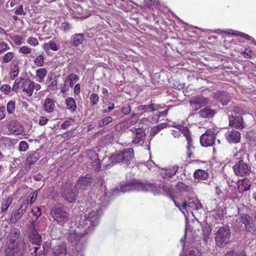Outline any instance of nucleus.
Instances as JSON below:
<instances>
[{"instance_id": "f257e3e1", "label": "nucleus", "mask_w": 256, "mask_h": 256, "mask_svg": "<svg viewBox=\"0 0 256 256\" xmlns=\"http://www.w3.org/2000/svg\"><path fill=\"white\" fill-rule=\"evenodd\" d=\"M134 158V152L133 149L132 148H128L112 155L109 158V160L112 165L122 162H124L127 165H128Z\"/></svg>"}, {"instance_id": "f03ea898", "label": "nucleus", "mask_w": 256, "mask_h": 256, "mask_svg": "<svg viewBox=\"0 0 256 256\" xmlns=\"http://www.w3.org/2000/svg\"><path fill=\"white\" fill-rule=\"evenodd\" d=\"M100 216L98 211H92L86 214L84 218L80 220V226L83 228V232L88 234L92 228L99 222Z\"/></svg>"}, {"instance_id": "7ed1b4c3", "label": "nucleus", "mask_w": 256, "mask_h": 256, "mask_svg": "<svg viewBox=\"0 0 256 256\" xmlns=\"http://www.w3.org/2000/svg\"><path fill=\"white\" fill-rule=\"evenodd\" d=\"M120 189L124 192L134 190L154 192L156 190L153 184L140 182L134 180L122 185Z\"/></svg>"}, {"instance_id": "20e7f679", "label": "nucleus", "mask_w": 256, "mask_h": 256, "mask_svg": "<svg viewBox=\"0 0 256 256\" xmlns=\"http://www.w3.org/2000/svg\"><path fill=\"white\" fill-rule=\"evenodd\" d=\"M26 250V244L24 240H18L15 246L6 245L4 250V256H24Z\"/></svg>"}, {"instance_id": "39448f33", "label": "nucleus", "mask_w": 256, "mask_h": 256, "mask_svg": "<svg viewBox=\"0 0 256 256\" xmlns=\"http://www.w3.org/2000/svg\"><path fill=\"white\" fill-rule=\"evenodd\" d=\"M231 232L228 226L220 228L216 233V244L219 248H224L230 242Z\"/></svg>"}, {"instance_id": "423d86ee", "label": "nucleus", "mask_w": 256, "mask_h": 256, "mask_svg": "<svg viewBox=\"0 0 256 256\" xmlns=\"http://www.w3.org/2000/svg\"><path fill=\"white\" fill-rule=\"evenodd\" d=\"M60 194L66 200L72 203L75 202L78 196V190L74 186L66 183L60 188Z\"/></svg>"}, {"instance_id": "0eeeda50", "label": "nucleus", "mask_w": 256, "mask_h": 256, "mask_svg": "<svg viewBox=\"0 0 256 256\" xmlns=\"http://www.w3.org/2000/svg\"><path fill=\"white\" fill-rule=\"evenodd\" d=\"M50 214L53 218L60 225H63L68 220L69 214L60 204H57L52 208Z\"/></svg>"}, {"instance_id": "6e6552de", "label": "nucleus", "mask_w": 256, "mask_h": 256, "mask_svg": "<svg viewBox=\"0 0 256 256\" xmlns=\"http://www.w3.org/2000/svg\"><path fill=\"white\" fill-rule=\"evenodd\" d=\"M217 130L214 128L208 129L200 138V142L202 146L207 147L212 146L214 142Z\"/></svg>"}, {"instance_id": "1a4fd4ad", "label": "nucleus", "mask_w": 256, "mask_h": 256, "mask_svg": "<svg viewBox=\"0 0 256 256\" xmlns=\"http://www.w3.org/2000/svg\"><path fill=\"white\" fill-rule=\"evenodd\" d=\"M234 174L238 176H245L251 172V166L242 160H239L234 166Z\"/></svg>"}, {"instance_id": "9d476101", "label": "nucleus", "mask_w": 256, "mask_h": 256, "mask_svg": "<svg viewBox=\"0 0 256 256\" xmlns=\"http://www.w3.org/2000/svg\"><path fill=\"white\" fill-rule=\"evenodd\" d=\"M209 100L202 95L193 96L189 100L190 107L193 111H196L208 102Z\"/></svg>"}, {"instance_id": "9b49d317", "label": "nucleus", "mask_w": 256, "mask_h": 256, "mask_svg": "<svg viewBox=\"0 0 256 256\" xmlns=\"http://www.w3.org/2000/svg\"><path fill=\"white\" fill-rule=\"evenodd\" d=\"M29 233L28 240L33 244L40 246L42 243V236L38 234L36 226V222L32 224V228Z\"/></svg>"}, {"instance_id": "f8f14e48", "label": "nucleus", "mask_w": 256, "mask_h": 256, "mask_svg": "<svg viewBox=\"0 0 256 256\" xmlns=\"http://www.w3.org/2000/svg\"><path fill=\"white\" fill-rule=\"evenodd\" d=\"M92 177L90 174H86L84 176L80 178L76 186H74L77 190H86L90 187V184L92 182Z\"/></svg>"}, {"instance_id": "ddd939ff", "label": "nucleus", "mask_w": 256, "mask_h": 256, "mask_svg": "<svg viewBox=\"0 0 256 256\" xmlns=\"http://www.w3.org/2000/svg\"><path fill=\"white\" fill-rule=\"evenodd\" d=\"M8 128L10 132L16 135H19L22 134L24 128L19 122L16 120H12L8 122Z\"/></svg>"}, {"instance_id": "4468645a", "label": "nucleus", "mask_w": 256, "mask_h": 256, "mask_svg": "<svg viewBox=\"0 0 256 256\" xmlns=\"http://www.w3.org/2000/svg\"><path fill=\"white\" fill-rule=\"evenodd\" d=\"M130 130L135 134L136 136L132 142L134 144H142L144 142V138L146 136V132L143 128H133Z\"/></svg>"}, {"instance_id": "2eb2a0df", "label": "nucleus", "mask_w": 256, "mask_h": 256, "mask_svg": "<svg viewBox=\"0 0 256 256\" xmlns=\"http://www.w3.org/2000/svg\"><path fill=\"white\" fill-rule=\"evenodd\" d=\"M20 235V230L19 228H12V229L8 236V242L6 245H10L15 246L16 240L18 239Z\"/></svg>"}, {"instance_id": "dca6fc26", "label": "nucleus", "mask_w": 256, "mask_h": 256, "mask_svg": "<svg viewBox=\"0 0 256 256\" xmlns=\"http://www.w3.org/2000/svg\"><path fill=\"white\" fill-rule=\"evenodd\" d=\"M226 138L230 144L238 143L240 140V134L235 130L228 131L226 134Z\"/></svg>"}, {"instance_id": "f3484780", "label": "nucleus", "mask_w": 256, "mask_h": 256, "mask_svg": "<svg viewBox=\"0 0 256 256\" xmlns=\"http://www.w3.org/2000/svg\"><path fill=\"white\" fill-rule=\"evenodd\" d=\"M229 125L236 128L242 129L244 128V122L242 116L239 115L236 116H229Z\"/></svg>"}, {"instance_id": "a211bd4d", "label": "nucleus", "mask_w": 256, "mask_h": 256, "mask_svg": "<svg viewBox=\"0 0 256 256\" xmlns=\"http://www.w3.org/2000/svg\"><path fill=\"white\" fill-rule=\"evenodd\" d=\"M66 254L67 250L64 244L56 246L52 248V256H65Z\"/></svg>"}, {"instance_id": "6ab92c4d", "label": "nucleus", "mask_w": 256, "mask_h": 256, "mask_svg": "<svg viewBox=\"0 0 256 256\" xmlns=\"http://www.w3.org/2000/svg\"><path fill=\"white\" fill-rule=\"evenodd\" d=\"M216 97L222 105H226L230 101V96L227 92H218Z\"/></svg>"}, {"instance_id": "aec40b11", "label": "nucleus", "mask_w": 256, "mask_h": 256, "mask_svg": "<svg viewBox=\"0 0 256 256\" xmlns=\"http://www.w3.org/2000/svg\"><path fill=\"white\" fill-rule=\"evenodd\" d=\"M84 34H76L72 37V44L74 46H77L82 44L84 40Z\"/></svg>"}, {"instance_id": "412c9836", "label": "nucleus", "mask_w": 256, "mask_h": 256, "mask_svg": "<svg viewBox=\"0 0 256 256\" xmlns=\"http://www.w3.org/2000/svg\"><path fill=\"white\" fill-rule=\"evenodd\" d=\"M40 158L39 153L34 152L29 155L26 161V164L29 168Z\"/></svg>"}, {"instance_id": "4be33fe9", "label": "nucleus", "mask_w": 256, "mask_h": 256, "mask_svg": "<svg viewBox=\"0 0 256 256\" xmlns=\"http://www.w3.org/2000/svg\"><path fill=\"white\" fill-rule=\"evenodd\" d=\"M164 191L166 194V195L172 200L176 197L174 194V192L172 186L170 184H166L162 186Z\"/></svg>"}, {"instance_id": "5701e85b", "label": "nucleus", "mask_w": 256, "mask_h": 256, "mask_svg": "<svg viewBox=\"0 0 256 256\" xmlns=\"http://www.w3.org/2000/svg\"><path fill=\"white\" fill-rule=\"evenodd\" d=\"M84 234H82L80 232H76V231L70 232L68 236V240L74 244H76L80 239L82 238V236L84 235Z\"/></svg>"}, {"instance_id": "b1692460", "label": "nucleus", "mask_w": 256, "mask_h": 256, "mask_svg": "<svg viewBox=\"0 0 256 256\" xmlns=\"http://www.w3.org/2000/svg\"><path fill=\"white\" fill-rule=\"evenodd\" d=\"M216 112L214 110L210 108H204L199 112L200 116L204 118H212Z\"/></svg>"}, {"instance_id": "393cba45", "label": "nucleus", "mask_w": 256, "mask_h": 256, "mask_svg": "<svg viewBox=\"0 0 256 256\" xmlns=\"http://www.w3.org/2000/svg\"><path fill=\"white\" fill-rule=\"evenodd\" d=\"M44 108L48 112H52L54 108V104L52 99L47 98L44 104Z\"/></svg>"}, {"instance_id": "a878e982", "label": "nucleus", "mask_w": 256, "mask_h": 256, "mask_svg": "<svg viewBox=\"0 0 256 256\" xmlns=\"http://www.w3.org/2000/svg\"><path fill=\"white\" fill-rule=\"evenodd\" d=\"M176 187L180 192H192V188L191 186L186 185L182 182H178Z\"/></svg>"}, {"instance_id": "bb28decb", "label": "nucleus", "mask_w": 256, "mask_h": 256, "mask_svg": "<svg viewBox=\"0 0 256 256\" xmlns=\"http://www.w3.org/2000/svg\"><path fill=\"white\" fill-rule=\"evenodd\" d=\"M208 176V174L205 170L200 169L196 170L194 174V176L196 179L204 180H206Z\"/></svg>"}, {"instance_id": "cd10ccee", "label": "nucleus", "mask_w": 256, "mask_h": 256, "mask_svg": "<svg viewBox=\"0 0 256 256\" xmlns=\"http://www.w3.org/2000/svg\"><path fill=\"white\" fill-rule=\"evenodd\" d=\"M43 48L46 52H48L50 49L54 51H56L58 50V46L55 42L50 40L43 44Z\"/></svg>"}, {"instance_id": "c85d7f7f", "label": "nucleus", "mask_w": 256, "mask_h": 256, "mask_svg": "<svg viewBox=\"0 0 256 256\" xmlns=\"http://www.w3.org/2000/svg\"><path fill=\"white\" fill-rule=\"evenodd\" d=\"M240 221L244 224V227L253 222L252 218L246 214H240Z\"/></svg>"}, {"instance_id": "c756f323", "label": "nucleus", "mask_w": 256, "mask_h": 256, "mask_svg": "<svg viewBox=\"0 0 256 256\" xmlns=\"http://www.w3.org/2000/svg\"><path fill=\"white\" fill-rule=\"evenodd\" d=\"M66 102L68 108L72 112H74L76 109V106L74 100L72 98H68L66 100Z\"/></svg>"}, {"instance_id": "7c9ffc66", "label": "nucleus", "mask_w": 256, "mask_h": 256, "mask_svg": "<svg viewBox=\"0 0 256 256\" xmlns=\"http://www.w3.org/2000/svg\"><path fill=\"white\" fill-rule=\"evenodd\" d=\"M28 86L27 88H24L22 91L26 92L28 94V95L29 96H32L34 92V82L29 80L28 84Z\"/></svg>"}, {"instance_id": "2f4dec72", "label": "nucleus", "mask_w": 256, "mask_h": 256, "mask_svg": "<svg viewBox=\"0 0 256 256\" xmlns=\"http://www.w3.org/2000/svg\"><path fill=\"white\" fill-rule=\"evenodd\" d=\"M12 201V199L8 197L6 200L2 202L1 206V210L2 212H5L7 210L8 207L11 204Z\"/></svg>"}, {"instance_id": "473e14b6", "label": "nucleus", "mask_w": 256, "mask_h": 256, "mask_svg": "<svg viewBox=\"0 0 256 256\" xmlns=\"http://www.w3.org/2000/svg\"><path fill=\"white\" fill-rule=\"evenodd\" d=\"M246 230L252 235H256V226L254 222L244 227Z\"/></svg>"}, {"instance_id": "72a5a7b5", "label": "nucleus", "mask_w": 256, "mask_h": 256, "mask_svg": "<svg viewBox=\"0 0 256 256\" xmlns=\"http://www.w3.org/2000/svg\"><path fill=\"white\" fill-rule=\"evenodd\" d=\"M211 231L212 230L209 227H205L202 228L203 240L205 242H208L211 234Z\"/></svg>"}, {"instance_id": "f704fd0d", "label": "nucleus", "mask_w": 256, "mask_h": 256, "mask_svg": "<svg viewBox=\"0 0 256 256\" xmlns=\"http://www.w3.org/2000/svg\"><path fill=\"white\" fill-rule=\"evenodd\" d=\"M11 216L10 222L12 224H15L21 218L22 214L17 211L14 213H12Z\"/></svg>"}, {"instance_id": "c9c22d12", "label": "nucleus", "mask_w": 256, "mask_h": 256, "mask_svg": "<svg viewBox=\"0 0 256 256\" xmlns=\"http://www.w3.org/2000/svg\"><path fill=\"white\" fill-rule=\"evenodd\" d=\"M47 72L45 68H40L36 71V75L42 80L46 75Z\"/></svg>"}, {"instance_id": "e433bc0d", "label": "nucleus", "mask_w": 256, "mask_h": 256, "mask_svg": "<svg viewBox=\"0 0 256 256\" xmlns=\"http://www.w3.org/2000/svg\"><path fill=\"white\" fill-rule=\"evenodd\" d=\"M49 82L50 84L48 85V88L50 90H55L57 89L58 82L55 78H52V77H50L49 78Z\"/></svg>"}, {"instance_id": "4c0bfd02", "label": "nucleus", "mask_w": 256, "mask_h": 256, "mask_svg": "<svg viewBox=\"0 0 256 256\" xmlns=\"http://www.w3.org/2000/svg\"><path fill=\"white\" fill-rule=\"evenodd\" d=\"M112 121V118L108 116L102 119L98 122V125L100 127H103L105 125L108 124Z\"/></svg>"}, {"instance_id": "58836bf2", "label": "nucleus", "mask_w": 256, "mask_h": 256, "mask_svg": "<svg viewBox=\"0 0 256 256\" xmlns=\"http://www.w3.org/2000/svg\"><path fill=\"white\" fill-rule=\"evenodd\" d=\"M28 208V201H22V202L20 208H18V211L22 215L26 212V209Z\"/></svg>"}, {"instance_id": "ea45409f", "label": "nucleus", "mask_w": 256, "mask_h": 256, "mask_svg": "<svg viewBox=\"0 0 256 256\" xmlns=\"http://www.w3.org/2000/svg\"><path fill=\"white\" fill-rule=\"evenodd\" d=\"M37 194L38 193L36 192H31L28 197L27 200L24 201H28V204L29 203L32 204L36 200Z\"/></svg>"}, {"instance_id": "a19ab883", "label": "nucleus", "mask_w": 256, "mask_h": 256, "mask_svg": "<svg viewBox=\"0 0 256 256\" xmlns=\"http://www.w3.org/2000/svg\"><path fill=\"white\" fill-rule=\"evenodd\" d=\"M30 80L28 78H18V84L19 83L20 86L21 88H26Z\"/></svg>"}, {"instance_id": "79ce46f5", "label": "nucleus", "mask_w": 256, "mask_h": 256, "mask_svg": "<svg viewBox=\"0 0 256 256\" xmlns=\"http://www.w3.org/2000/svg\"><path fill=\"white\" fill-rule=\"evenodd\" d=\"M156 106V104H152L149 105L140 106L138 107V110H145L146 108H150L151 109L152 112H154L156 110V108H155Z\"/></svg>"}, {"instance_id": "37998d69", "label": "nucleus", "mask_w": 256, "mask_h": 256, "mask_svg": "<svg viewBox=\"0 0 256 256\" xmlns=\"http://www.w3.org/2000/svg\"><path fill=\"white\" fill-rule=\"evenodd\" d=\"M15 110V103L14 101H10L7 104V111L8 114H12Z\"/></svg>"}, {"instance_id": "c03bdc74", "label": "nucleus", "mask_w": 256, "mask_h": 256, "mask_svg": "<svg viewBox=\"0 0 256 256\" xmlns=\"http://www.w3.org/2000/svg\"><path fill=\"white\" fill-rule=\"evenodd\" d=\"M164 172H162L161 176L164 178H172V177L171 172H170V168H162Z\"/></svg>"}, {"instance_id": "a18cd8bd", "label": "nucleus", "mask_w": 256, "mask_h": 256, "mask_svg": "<svg viewBox=\"0 0 256 256\" xmlns=\"http://www.w3.org/2000/svg\"><path fill=\"white\" fill-rule=\"evenodd\" d=\"M14 54L13 52H8L6 54L3 58V62L5 63H8L11 61L14 58Z\"/></svg>"}, {"instance_id": "49530a36", "label": "nucleus", "mask_w": 256, "mask_h": 256, "mask_svg": "<svg viewBox=\"0 0 256 256\" xmlns=\"http://www.w3.org/2000/svg\"><path fill=\"white\" fill-rule=\"evenodd\" d=\"M224 256H246V254L243 252H236L234 250L228 252Z\"/></svg>"}, {"instance_id": "de8ad7c7", "label": "nucleus", "mask_w": 256, "mask_h": 256, "mask_svg": "<svg viewBox=\"0 0 256 256\" xmlns=\"http://www.w3.org/2000/svg\"><path fill=\"white\" fill-rule=\"evenodd\" d=\"M34 64L38 66H42L44 63V57L42 55L38 56L34 60Z\"/></svg>"}, {"instance_id": "09e8293b", "label": "nucleus", "mask_w": 256, "mask_h": 256, "mask_svg": "<svg viewBox=\"0 0 256 256\" xmlns=\"http://www.w3.org/2000/svg\"><path fill=\"white\" fill-rule=\"evenodd\" d=\"M99 100V98L96 94H92L90 96V103L92 106L96 104Z\"/></svg>"}, {"instance_id": "8fccbe9b", "label": "nucleus", "mask_w": 256, "mask_h": 256, "mask_svg": "<svg viewBox=\"0 0 256 256\" xmlns=\"http://www.w3.org/2000/svg\"><path fill=\"white\" fill-rule=\"evenodd\" d=\"M28 148V145L26 142L22 141L19 144V150L21 152H25Z\"/></svg>"}, {"instance_id": "3c124183", "label": "nucleus", "mask_w": 256, "mask_h": 256, "mask_svg": "<svg viewBox=\"0 0 256 256\" xmlns=\"http://www.w3.org/2000/svg\"><path fill=\"white\" fill-rule=\"evenodd\" d=\"M162 125H160V126H154V128H152L151 130H150V135L152 136H154L156 135V134H157L160 131V130H162Z\"/></svg>"}, {"instance_id": "603ef678", "label": "nucleus", "mask_w": 256, "mask_h": 256, "mask_svg": "<svg viewBox=\"0 0 256 256\" xmlns=\"http://www.w3.org/2000/svg\"><path fill=\"white\" fill-rule=\"evenodd\" d=\"M60 28L64 32H66L71 29L72 25L68 22H64L62 23Z\"/></svg>"}, {"instance_id": "864d4df0", "label": "nucleus", "mask_w": 256, "mask_h": 256, "mask_svg": "<svg viewBox=\"0 0 256 256\" xmlns=\"http://www.w3.org/2000/svg\"><path fill=\"white\" fill-rule=\"evenodd\" d=\"M188 256H200V252L196 248H194L188 251Z\"/></svg>"}, {"instance_id": "5fc2aeb1", "label": "nucleus", "mask_w": 256, "mask_h": 256, "mask_svg": "<svg viewBox=\"0 0 256 256\" xmlns=\"http://www.w3.org/2000/svg\"><path fill=\"white\" fill-rule=\"evenodd\" d=\"M196 202H184L182 204V208L185 209L187 206L191 207L192 208H194L196 207Z\"/></svg>"}, {"instance_id": "6e6d98bb", "label": "nucleus", "mask_w": 256, "mask_h": 256, "mask_svg": "<svg viewBox=\"0 0 256 256\" xmlns=\"http://www.w3.org/2000/svg\"><path fill=\"white\" fill-rule=\"evenodd\" d=\"M9 48H10L6 42H0V52L6 51Z\"/></svg>"}, {"instance_id": "4d7b16f0", "label": "nucleus", "mask_w": 256, "mask_h": 256, "mask_svg": "<svg viewBox=\"0 0 256 256\" xmlns=\"http://www.w3.org/2000/svg\"><path fill=\"white\" fill-rule=\"evenodd\" d=\"M28 42L33 46H36L38 44V40L36 38L33 37L29 38Z\"/></svg>"}, {"instance_id": "13d9d810", "label": "nucleus", "mask_w": 256, "mask_h": 256, "mask_svg": "<svg viewBox=\"0 0 256 256\" xmlns=\"http://www.w3.org/2000/svg\"><path fill=\"white\" fill-rule=\"evenodd\" d=\"M20 52L22 54H28L31 52V48L26 46H23L20 49Z\"/></svg>"}, {"instance_id": "bf43d9fd", "label": "nucleus", "mask_w": 256, "mask_h": 256, "mask_svg": "<svg viewBox=\"0 0 256 256\" xmlns=\"http://www.w3.org/2000/svg\"><path fill=\"white\" fill-rule=\"evenodd\" d=\"M178 168L179 167L177 165H175L172 166L171 168H170V172H171V174L172 176H174L178 172Z\"/></svg>"}, {"instance_id": "052dcab7", "label": "nucleus", "mask_w": 256, "mask_h": 256, "mask_svg": "<svg viewBox=\"0 0 256 256\" xmlns=\"http://www.w3.org/2000/svg\"><path fill=\"white\" fill-rule=\"evenodd\" d=\"M235 35H238V36H240L244 38H246V40H252V41H254V39L253 38H252L249 35L246 34H244V33H243V32H240L239 34H234Z\"/></svg>"}, {"instance_id": "680f3d73", "label": "nucleus", "mask_w": 256, "mask_h": 256, "mask_svg": "<svg viewBox=\"0 0 256 256\" xmlns=\"http://www.w3.org/2000/svg\"><path fill=\"white\" fill-rule=\"evenodd\" d=\"M32 212L36 217V218L41 215L40 209L38 208H36L35 209L32 210Z\"/></svg>"}, {"instance_id": "e2e57ef3", "label": "nucleus", "mask_w": 256, "mask_h": 256, "mask_svg": "<svg viewBox=\"0 0 256 256\" xmlns=\"http://www.w3.org/2000/svg\"><path fill=\"white\" fill-rule=\"evenodd\" d=\"M130 110L131 108L129 106H124L122 108V112L125 114H130Z\"/></svg>"}, {"instance_id": "0e129e2a", "label": "nucleus", "mask_w": 256, "mask_h": 256, "mask_svg": "<svg viewBox=\"0 0 256 256\" xmlns=\"http://www.w3.org/2000/svg\"><path fill=\"white\" fill-rule=\"evenodd\" d=\"M0 90L3 92H10L11 90V87L8 84H4L1 88Z\"/></svg>"}, {"instance_id": "69168bd1", "label": "nucleus", "mask_w": 256, "mask_h": 256, "mask_svg": "<svg viewBox=\"0 0 256 256\" xmlns=\"http://www.w3.org/2000/svg\"><path fill=\"white\" fill-rule=\"evenodd\" d=\"M48 121V119L44 116H40L39 120V124L43 126L46 124Z\"/></svg>"}, {"instance_id": "338daca9", "label": "nucleus", "mask_w": 256, "mask_h": 256, "mask_svg": "<svg viewBox=\"0 0 256 256\" xmlns=\"http://www.w3.org/2000/svg\"><path fill=\"white\" fill-rule=\"evenodd\" d=\"M72 122L70 120L64 121L61 125V128L62 129H66L71 124Z\"/></svg>"}, {"instance_id": "774afa93", "label": "nucleus", "mask_w": 256, "mask_h": 256, "mask_svg": "<svg viewBox=\"0 0 256 256\" xmlns=\"http://www.w3.org/2000/svg\"><path fill=\"white\" fill-rule=\"evenodd\" d=\"M114 109V104L113 103H110L108 109L104 110L103 111V113H108L112 111Z\"/></svg>"}]
</instances>
